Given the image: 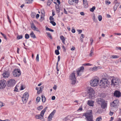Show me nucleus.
Returning <instances> with one entry per match:
<instances>
[{
  "label": "nucleus",
  "instance_id": "9",
  "mask_svg": "<svg viewBox=\"0 0 121 121\" xmlns=\"http://www.w3.org/2000/svg\"><path fill=\"white\" fill-rule=\"evenodd\" d=\"M29 94L28 92H26L23 94L22 98V100L24 103H25L28 99Z\"/></svg>",
  "mask_w": 121,
  "mask_h": 121
},
{
  "label": "nucleus",
  "instance_id": "32",
  "mask_svg": "<svg viewBox=\"0 0 121 121\" xmlns=\"http://www.w3.org/2000/svg\"><path fill=\"white\" fill-rule=\"evenodd\" d=\"M78 76H80L83 72L79 71H77L76 72Z\"/></svg>",
  "mask_w": 121,
  "mask_h": 121
},
{
  "label": "nucleus",
  "instance_id": "10",
  "mask_svg": "<svg viewBox=\"0 0 121 121\" xmlns=\"http://www.w3.org/2000/svg\"><path fill=\"white\" fill-rule=\"evenodd\" d=\"M119 103L118 100H115L110 103L111 107H112L116 108L117 107Z\"/></svg>",
  "mask_w": 121,
  "mask_h": 121
},
{
  "label": "nucleus",
  "instance_id": "35",
  "mask_svg": "<svg viewBox=\"0 0 121 121\" xmlns=\"http://www.w3.org/2000/svg\"><path fill=\"white\" fill-rule=\"evenodd\" d=\"M22 35H18L17 37V39L18 40L22 39Z\"/></svg>",
  "mask_w": 121,
  "mask_h": 121
},
{
  "label": "nucleus",
  "instance_id": "55",
  "mask_svg": "<svg viewBox=\"0 0 121 121\" xmlns=\"http://www.w3.org/2000/svg\"><path fill=\"white\" fill-rule=\"evenodd\" d=\"M102 110H98L97 111V112L99 114H100L102 113Z\"/></svg>",
  "mask_w": 121,
  "mask_h": 121
},
{
  "label": "nucleus",
  "instance_id": "17",
  "mask_svg": "<svg viewBox=\"0 0 121 121\" xmlns=\"http://www.w3.org/2000/svg\"><path fill=\"white\" fill-rule=\"evenodd\" d=\"M9 73L8 72H6L2 74V75L3 76V77L8 78L9 76Z\"/></svg>",
  "mask_w": 121,
  "mask_h": 121
},
{
  "label": "nucleus",
  "instance_id": "23",
  "mask_svg": "<svg viewBox=\"0 0 121 121\" xmlns=\"http://www.w3.org/2000/svg\"><path fill=\"white\" fill-rule=\"evenodd\" d=\"M30 36L32 38L35 39L36 38L35 35L34 34L33 31L31 32L30 34Z\"/></svg>",
  "mask_w": 121,
  "mask_h": 121
},
{
  "label": "nucleus",
  "instance_id": "12",
  "mask_svg": "<svg viewBox=\"0 0 121 121\" xmlns=\"http://www.w3.org/2000/svg\"><path fill=\"white\" fill-rule=\"evenodd\" d=\"M6 81L3 80L0 81V89H3L6 86Z\"/></svg>",
  "mask_w": 121,
  "mask_h": 121
},
{
  "label": "nucleus",
  "instance_id": "50",
  "mask_svg": "<svg viewBox=\"0 0 121 121\" xmlns=\"http://www.w3.org/2000/svg\"><path fill=\"white\" fill-rule=\"evenodd\" d=\"M27 1L26 2V3H30L31 2V1H32V0H26Z\"/></svg>",
  "mask_w": 121,
  "mask_h": 121
},
{
  "label": "nucleus",
  "instance_id": "21",
  "mask_svg": "<svg viewBox=\"0 0 121 121\" xmlns=\"http://www.w3.org/2000/svg\"><path fill=\"white\" fill-rule=\"evenodd\" d=\"M43 88V87L42 86H41V87H39V90L37 91V93L38 94H40L41 93L42 91V89Z\"/></svg>",
  "mask_w": 121,
  "mask_h": 121
},
{
  "label": "nucleus",
  "instance_id": "44",
  "mask_svg": "<svg viewBox=\"0 0 121 121\" xmlns=\"http://www.w3.org/2000/svg\"><path fill=\"white\" fill-rule=\"evenodd\" d=\"M36 60L38 61V62L39 61V54H37L36 58Z\"/></svg>",
  "mask_w": 121,
  "mask_h": 121
},
{
  "label": "nucleus",
  "instance_id": "64",
  "mask_svg": "<svg viewBox=\"0 0 121 121\" xmlns=\"http://www.w3.org/2000/svg\"><path fill=\"white\" fill-rule=\"evenodd\" d=\"M116 121H121V119L120 118H118Z\"/></svg>",
  "mask_w": 121,
  "mask_h": 121
},
{
  "label": "nucleus",
  "instance_id": "14",
  "mask_svg": "<svg viewBox=\"0 0 121 121\" xmlns=\"http://www.w3.org/2000/svg\"><path fill=\"white\" fill-rule=\"evenodd\" d=\"M78 0H69V3L71 5H73L75 3H77Z\"/></svg>",
  "mask_w": 121,
  "mask_h": 121
},
{
  "label": "nucleus",
  "instance_id": "27",
  "mask_svg": "<svg viewBox=\"0 0 121 121\" xmlns=\"http://www.w3.org/2000/svg\"><path fill=\"white\" fill-rule=\"evenodd\" d=\"M119 5L118 3H116L113 7L114 11H115L117 9V8Z\"/></svg>",
  "mask_w": 121,
  "mask_h": 121
},
{
  "label": "nucleus",
  "instance_id": "36",
  "mask_svg": "<svg viewBox=\"0 0 121 121\" xmlns=\"http://www.w3.org/2000/svg\"><path fill=\"white\" fill-rule=\"evenodd\" d=\"M52 116H51L50 115L48 117V121H51L52 120Z\"/></svg>",
  "mask_w": 121,
  "mask_h": 121
},
{
  "label": "nucleus",
  "instance_id": "60",
  "mask_svg": "<svg viewBox=\"0 0 121 121\" xmlns=\"http://www.w3.org/2000/svg\"><path fill=\"white\" fill-rule=\"evenodd\" d=\"M62 48L63 49V50L64 51H65V48L64 46H62Z\"/></svg>",
  "mask_w": 121,
  "mask_h": 121
},
{
  "label": "nucleus",
  "instance_id": "11",
  "mask_svg": "<svg viewBox=\"0 0 121 121\" xmlns=\"http://www.w3.org/2000/svg\"><path fill=\"white\" fill-rule=\"evenodd\" d=\"M16 82L14 79H10L8 81L7 86L9 87L13 86L15 84Z\"/></svg>",
  "mask_w": 121,
  "mask_h": 121
},
{
  "label": "nucleus",
  "instance_id": "63",
  "mask_svg": "<svg viewBox=\"0 0 121 121\" xmlns=\"http://www.w3.org/2000/svg\"><path fill=\"white\" fill-rule=\"evenodd\" d=\"M39 17V14H36V18L38 19V18Z\"/></svg>",
  "mask_w": 121,
  "mask_h": 121
},
{
  "label": "nucleus",
  "instance_id": "15",
  "mask_svg": "<svg viewBox=\"0 0 121 121\" xmlns=\"http://www.w3.org/2000/svg\"><path fill=\"white\" fill-rule=\"evenodd\" d=\"M121 93L119 91H116L114 92V96H116L117 97H119L121 96Z\"/></svg>",
  "mask_w": 121,
  "mask_h": 121
},
{
  "label": "nucleus",
  "instance_id": "43",
  "mask_svg": "<svg viewBox=\"0 0 121 121\" xmlns=\"http://www.w3.org/2000/svg\"><path fill=\"white\" fill-rule=\"evenodd\" d=\"M43 107L42 106H40L38 108V110H41L43 109Z\"/></svg>",
  "mask_w": 121,
  "mask_h": 121
},
{
  "label": "nucleus",
  "instance_id": "7",
  "mask_svg": "<svg viewBox=\"0 0 121 121\" xmlns=\"http://www.w3.org/2000/svg\"><path fill=\"white\" fill-rule=\"evenodd\" d=\"M69 79L71 81V83L74 84L76 82V78L75 73H72L69 76Z\"/></svg>",
  "mask_w": 121,
  "mask_h": 121
},
{
  "label": "nucleus",
  "instance_id": "29",
  "mask_svg": "<svg viewBox=\"0 0 121 121\" xmlns=\"http://www.w3.org/2000/svg\"><path fill=\"white\" fill-rule=\"evenodd\" d=\"M41 97L42 102L43 103L45 102L46 101V98L45 96L43 95Z\"/></svg>",
  "mask_w": 121,
  "mask_h": 121
},
{
  "label": "nucleus",
  "instance_id": "40",
  "mask_svg": "<svg viewBox=\"0 0 121 121\" xmlns=\"http://www.w3.org/2000/svg\"><path fill=\"white\" fill-rule=\"evenodd\" d=\"M55 53L57 55H58L59 54V52L58 50H56L55 51Z\"/></svg>",
  "mask_w": 121,
  "mask_h": 121
},
{
  "label": "nucleus",
  "instance_id": "38",
  "mask_svg": "<svg viewBox=\"0 0 121 121\" xmlns=\"http://www.w3.org/2000/svg\"><path fill=\"white\" fill-rule=\"evenodd\" d=\"M102 17L101 15H99L98 17V18L99 21H101L102 20Z\"/></svg>",
  "mask_w": 121,
  "mask_h": 121
},
{
  "label": "nucleus",
  "instance_id": "8",
  "mask_svg": "<svg viewBox=\"0 0 121 121\" xmlns=\"http://www.w3.org/2000/svg\"><path fill=\"white\" fill-rule=\"evenodd\" d=\"M13 74L14 77H18L21 75V72L19 69H15L13 71Z\"/></svg>",
  "mask_w": 121,
  "mask_h": 121
},
{
  "label": "nucleus",
  "instance_id": "19",
  "mask_svg": "<svg viewBox=\"0 0 121 121\" xmlns=\"http://www.w3.org/2000/svg\"><path fill=\"white\" fill-rule=\"evenodd\" d=\"M104 101V100L103 99H102L100 98L98 99L97 100V102L99 104H101Z\"/></svg>",
  "mask_w": 121,
  "mask_h": 121
},
{
  "label": "nucleus",
  "instance_id": "13",
  "mask_svg": "<svg viewBox=\"0 0 121 121\" xmlns=\"http://www.w3.org/2000/svg\"><path fill=\"white\" fill-rule=\"evenodd\" d=\"M31 27V28L34 30L39 31L38 28L36 27L33 22L30 23Z\"/></svg>",
  "mask_w": 121,
  "mask_h": 121
},
{
  "label": "nucleus",
  "instance_id": "57",
  "mask_svg": "<svg viewBox=\"0 0 121 121\" xmlns=\"http://www.w3.org/2000/svg\"><path fill=\"white\" fill-rule=\"evenodd\" d=\"M57 88V86L56 85H55L53 87V89L55 90H56Z\"/></svg>",
  "mask_w": 121,
  "mask_h": 121
},
{
  "label": "nucleus",
  "instance_id": "28",
  "mask_svg": "<svg viewBox=\"0 0 121 121\" xmlns=\"http://www.w3.org/2000/svg\"><path fill=\"white\" fill-rule=\"evenodd\" d=\"M119 57V56L117 55H112L110 56L111 58H118Z\"/></svg>",
  "mask_w": 121,
  "mask_h": 121
},
{
  "label": "nucleus",
  "instance_id": "25",
  "mask_svg": "<svg viewBox=\"0 0 121 121\" xmlns=\"http://www.w3.org/2000/svg\"><path fill=\"white\" fill-rule=\"evenodd\" d=\"M93 51L94 48L92 47L91 49L90 53L89 54V56H91L94 55Z\"/></svg>",
  "mask_w": 121,
  "mask_h": 121
},
{
  "label": "nucleus",
  "instance_id": "33",
  "mask_svg": "<svg viewBox=\"0 0 121 121\" xmlns=\"http://www.w3.org/2000/svg\"><path fill=\"white\" fill-rule=\"evenodd\" d=\"M46 30H48L51 32H53L54 31L51 28H49L48 27H46Z\"/></svg>",
  "mask_w": 121,
  "mask_h": 121
},
{
  "label": "nucleus",
  "instance_id": "3",
  "mask_svg": "<svg viewBox=\"0 0 121 121\" xmlns=\"http://www.w3.org/2000/svg\"><path fill=\"white\" fill-rule=\"evenodd\" d=\"M100 85L102 86L104 88H105L109 85V82L108 80L103 78L100 81Z\"/></svg>",
  "mask_w": 121,
  "mask_h": 121
},
{
  "label": "nucleus",
  "instance_id": "37",
  "mask_svg": "<svg viewBox=\"0 0 121 121\" xmlns=\"http://www.w3.org/2000/svg\"><path fill=\"white\" fill-rule=\"evenodd\" d=\"M47 35L51 39H52V37L51 35V34L49 33H47Z\"/></svg>",
  "mask_w": 121,
  "mask_h": 121
},
{
  "label": "nucleus",
  "instance_id": "5",
  "mask_svg": "<svg viewBox=\"0 0 121 121\" xmlns=\"http://www.w3.org/2000/svg\"><path fill=\"white\" fill-rule=\"evenodd\" d=\"M48 107H46L42 111L40 115H36L35 116V117L36 118L38 119L41 120L43 119V117L44 116V113L46 111Z\"/></svg>",
  "mask_w": 121,
  "mask_h": 121
},
{
  "label": "nucleus",
  "instance_id": "24",
  "mask_svg": "<svg viewBox=\"0 0 121 121\" xmlns=\"http://www.w3.org/2000/svg\"><path fill=\"white\" fill-rule=\"evenodd\" d=\"M60 39L62 40L63 43L64 44H65V39L64 37L62 35L60 36Z\"/></svg>",
  "mask_w": 121,
  "mask_h": 121
},
{
  "label": "nucleus",
  "instance_id": "18",
  "mask_svg": "<svg viewBox=\"0 0 121 121\" xmlns=\"http://www.w3.org/2000/svg\"><path fill=\"white\" fill-rule=\"evenodd\" d=\"M101 104V107L103 109H105L107 107V104L105 100Z\"/></svg>",
  "mask_w": 121,
  "mask_h": 121
},
{
  "label": "nucleus",
  "instance_id": "45",
  "mask_svg": "<svg viewBox=\"0 0 121 121\" xmlns=\"http://www.w3.org/2000/svg\"><path fill=\"white\" fill-rule=\"evenodd\" d=\"M101 120V117H99L96 118V121H100Z\"/></svg>",
  "mask_w": 121,
  "mask_h": 121
},
{
  "label": "nucleus",
  "instance_id": "41",
  "mask_svg": "<svg viewBox=\"0 0 121 121\" xmlns=\"http://www.w3.org/2000/svg\"><path fill=\"white\" fill-rule=\"evenodd\" d=\"M25 37L26 39H28L29 38V36L28 34H26L25 35Z\"/></svg>",
  "mask_w": 121,
  "mask_h": 121
},
{
  "label": "nucleus",
  "instance_id": "58",
  "mask_svg": "<svg viewBox=\"0 0 121 121\" xmlns=\"http://www.w3.org/2000/svg\"><path fill=\"white\" fill-rule=\"evenodd\" d=\"M106 16L108 18H110L111 17V16L108 14H106Z\"/></svg>",
  "mask_w": 121,
  "mask_h": 121
},
{
  "label": "nucleus",
  "instance_id": "61",
  "mask_svg": "<svg viewBox=\"0 0 121 121\" xmlns=\"http://www.w3.org/2000/svg\"><path fill=\"white\" fill-rule=\"evenodd\" d=\"M64 13L66 14H67L68 13L66 11L65 9H64Z\"/></svg>",
  "mask_w": 121,
  "mask_h": 121
},
{
  "label": "nucleus",
  "instance_id": "49",
  "mask_svg": "<svg viewBox=\"0 0 121 121\" xmlns=\"http://www.w3.org/2000/svg\"><path fill=\"white\" fill-rule=\"evenodd\" d=\"M116 49L117 50H120L121 51V47H116Z\"/></svg>",
  "mask_w": 121,
  "mask_h": 121
},
{
  "label": "nucleus",
  "instance_id": "6",
  "mask_svg": "<svg viewBox=\"0 0 121 121\" xmlns=\"http://www.w3.org/2000/svg\"><path fill=\"white\" fill-rule=\"evenodd\" d=\"M99 80L96 78L93 79L90 81L91 85L93 87L97 86L98 84Z\"/></svg>",
  "mask_w": 121,
  "mask_h": 121
},
{
  "label": "nucleus",
  "instance_id": "53",
  "mask_svg": "<svg viewBox=\"0 0 121 121\" xmlns=\"http://www.w3.org/2000/svg\"><path fill=\"white\" fill-rule=\"evenodd\" d=\"M78 31V32L79 34H80L82 32V30H77Z\"/></svg>",
  "mask_w": 121,
  "mask_h": 121
},
{
  "label": "nucleus",
  "instance_id": "51",
  "mask_svg": "<svg viewBox=\"0 0 121 121\" xmlns=\"http://www.w3.org/2000/svg\"><path fill=\"white\" fill-rule=\"evenodd\" d=\"M90 41H91V44L92 45L93 42V39L91 38L90 39Z\"/></svg>",
  "mask_w": 121,
  "mask_h": 121
},
{
  "label": "nucleus",
  "instance_id": "30",
  "mask_svg": "<svg viewBox=\"0 0 121 121\" xmlns=\"http://www.w3.org/2000/svg\"><path fill=\"white\" fill-rule=\"evenodd\" d=\"M95 9V6H93L92 8L90 9V11L92 12H93Z\"/></svg>",
  "mask_w": 121,
  "mask_h": 121
},
{
  "label": "nucleus",
  "instance_id": "16",
  "mask_svg": "<svg viewBox=\"0 0 121 121\" xmlns=\"http://www.w3.org/2000/svg\"><path fill=\"white\" fill-rule=\"evenodd\" d=\"M94 101L92 100H89L87 101V104L90 106L93 107L94 106Z\"/></svg>",
  "mask_w": 121,
  "mask_h": 121
},
{
  "label": "nucleus",
  "instance_id": "56",
  "mask_svg": "<svg viewBox=\"0 0 121 121\" xmlns=\"http://www.w3.org/2000/svg\"><path fill=\"white\" fill-rule=\"evenodd\" d=\"M2 35L4 37V38L5 39H7V38H6V35L5 34H3Z\"/></svg>",
  "mask_w": 121,
  "mask_h": 121
},
{
  "label": "nucleus",
  "instance_id": "1",
  "mask_svg": "<svg viewBox=\"0 0 121 121\" xmlns=\"http://www.w3.org/2000/svg\"><path fill=\"white\" fill-rule=\"evenodd\" d=\"M82 116H85L86 121H94L92 111L91 110H89L84 113Z\"/></svg>",
  "mask_w": 121,
  "mask_h": 121
},
{
  "label": "nucleus",
  "instance_id": "20",
  "mask_svg": "<svg viewBox=\"0 0 121 121\" xmlns=\"http://www.w3.org/2000/svg\"><path fill=\"white\" fill-rule=\"evenodd\" d=\"M99 68V67H95L93 68H91L90 69V70L93 71H94L97 70Z\"/></svg>",
  "mask_w": 121,
  "mask_h": 121
},
{
  "label": "nucleus",
  "instance_id": "2",
  "mask_svg": "<svg viewBox=\"0 0 121 121\" xmlns=\"http://www.w3.org/2000/svg\"><path fill=\"white\" fill-rule=\"evenodd\" d=\"M87 91L89 98L92 99L94 98L95 96V91L91 87H88L87 88Z\"/></svg>",
  "mask_w": 121,
  "mask_h": 121
},
{
  "label": "nucleus",
  "instance_id": "52",
  "mask_svg": "<svg viewBox=\"0 0 121 121\" xmlns=\"http://www.w3.org/2000/svg\"><path fill=\"white\" fill-rule=\"evenodd\" d=\"M56 11L57 13H58L60 12V9L58 8H56Z\"/></svg>",
  "mask_w": 121,
  "mask_h": 121
},
{
  "label": "nucleus",
  "instance_id": "54",
  "mask_svg": "<svg viewBox=\"0 0 121 121\" xmlns=\"http://www.w3.org/2000/svg\"><path fill=\"white\" fill-rule=\"evenodd\" d=\"M113 113V112H111V111H110L109 112V114L110 116H112Z\"/></svg>",
  "mask_w": 121,
  "mask_h": 121
},
{
  "label": "nucleus",
  "instance_id": "31",
  "mask_svg": "<svg viewBox=\"0 0 121 121\" xmlns=\"http://www.w3.org/2000/svg\"><path fill=\"white\" fill-rule=\"evenodd\" d=\"M56 111L55 110H54L49 115L51 116H53L56 113Z\"/></svg>",
  "mask_w": 121,
  "mask_h": 121
},
{
  "label": "nucleus",
  "instance_id": "59",
  "mask_svg": "<svg viewBox=\"0 0 121 121\" xmlns=\"http://www.w3.org/2000/svg\"><path fill=\"white\" fill-rule=\"evenodd\" d=\"M18 91V89L16 88V87H15V88L14 89V91Z\"/></svg>",
  "mask_w": 121,
  "mask_h": 121
},
{
  "label": "nucleus",
  "instance_id": "47",
  "mask_svg": "<svg viewBox=\"0 0 121 121\" xmlns=\"http://www.w3.org/2000/svg\"><path fill=\"white\" fill-rule=\"evenodd\" d=\"M54 18L53 17V16H50V17H49V20H50V21H52V20H54Z\"/></svg>",
  "mask_w": 121,
  "mask_h": 121
},
{
  "label": "nucleus",
  "instance_id": "42",
  "mask_svg": "<svg viewBox=\"0 0 121 121\" xmlns=\"http://www.w3.org/2000/svg\"><path fill=\"white\" fill-rule=\"evenodd\" d=\"M4 104L1 102H0V108H1L2 107L4 106Z\"/></svg>",
  "mask_w": 121,
  "mask_h": 121
},
{
  "label": "nucleus",
  "instance_id": "4",
  "mask_svg": "<svg viewBox=\"0 0 121 121\" xmlns=\"http://www.w3.org/2000/svg\"><path fill=\"white\" fill-rule=\"evenodd\" d=\"M112 85L114 86L117 87L121 83L120 79L117 78H113L111 81Z\"/></svg>",
  "mask_w": 121,
  "mask_h": 121
},
{
  "label": "nucleus",
  "instance_id": "34",
  "mask_svg": "<svg viewBox=\"0 0 121 121\" xmlns=\"http://www.w3.org/2000/svg\"><path fill=\"white\" fill-rule=\"evenodd\" d=\"M52 1V0H48L47 3V5H49L51 4Z\"/></svg>",
  "mask_w": 121,
  "mask_h": 121
},
{
  "label": "nucleus",
  "instance_id": "48",
  "mask_svg": "<svg viewBox=\"0 0 121 121\" xmlns=\"http://www.w3.org/2000/svg\"><path fill=\"white\" fill-rule=\"evenodd\" d=\"M40 99V97H37L36 99V100L38 102H39Z\"/></svg>",
  "mask_w": 121,
  "mask_h": 121
},
{
  "label": "nucleus",
  "instance_id": "62",
  "mask_svg": "<svg viewBox=\"0 0 121 121\" xmlns=\"http://www.w3.org/2000/svg\"><path fill=\"white\" fill-rule=\"evenodd\" d=\"M55 99V97L54 96H53L52 97V100H54Z\"/></svg>",
  "mask_w": 121,
  "mask_h": 121
},
{
  "label": "nucleus",
  "instance_id": "46",
  "mask_svg": "<svg viewBox=\"0 0 121 121\" xmlns=\"http://www.w3.org/2000/svg\"><path fill=\"white\" fill-rule=\"evenodd\" d=\"M105 2L106 4H107L108 5L111 3V2L110 1H109L108 0H106Z\"/></svg>",
  "mask_w": 121,
  "mask_h": 121
},
{
  "label": "nucleus",
  "instance_id": "26",
  "mask_svg": "<svg viewBox=\"0 0 121 121\" xmlns=\"http://www.w3.org/2000/svg\"><path fill=\"white\" fill-rule=\"evenodd\" d=\"M84 67L83 66H82L79 69H78V71L83 72L84 70Z\"/></svg>",
  "mask_w": 121,
  "mask_h": 121
},
{
  "label": "nucleus",
  "instance_id": "22",
  "mask_svg": "<svg viewBox=\"0 0 121 121\" xmlns=\"http://www.w3.org/2000/svg\"><path fill=\"white\" fill-rule=\"evenodd\" d=\"M83 4L84 8H86L88 6V3L87 2V1H85V2H83Z\"/></svg>",
  "mask_w": 121,
  "mask_h": 121
},
{
  "label": "nucleus",
  "instance_id": "39",
  "mask_svg": "<svg viewBox=\"0 0 121 121\" xmlns=\"http://www.w3.org/2000/svg\"><path fill=\"white\" fill-rule=\"evenodd\" d=\"M50 22L51 23L53 26H55L56 25V23L53 21H51Z\"/></svg>",
  "mask_w": 121,
  "mask_h": 121
}]
</instances>
